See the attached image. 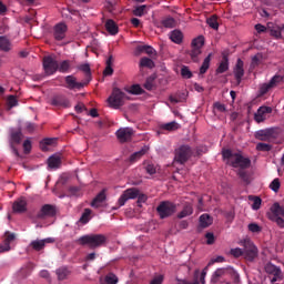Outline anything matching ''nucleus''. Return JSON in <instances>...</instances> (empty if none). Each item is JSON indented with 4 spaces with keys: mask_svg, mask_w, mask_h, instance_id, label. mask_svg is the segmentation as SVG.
<instances>
[{
    "mask_svg": "<svg viewBox=\"0 0 284 284\" xmlns=\"http://www.w3.org/2000/svg\"><path fill=\"white\" fill-rule=\"evenodd\" d=\"M222 156L226 162V165H231V168H240V170H247V168L252 165V160H250V158H245L240 153H234L230 149H223Z\"/></svg>",
    "mask_w": 284,
    "mask_h": 284,
    "instance_id": "f257e3e1",
    "label": "nucleus"
},
{
    "mask_svg": "<svg viewBox=\"0 0 284 284\" xmlns=\"http://www.w3.org/2000/svg\"><path fill=\"white\" fill-rule=\"evenodd\" d=\"M131 199H138L136 201L138 207H142L143 203L148 201V195L141 194L139 189H135V187L128 189L122 193V195L118 201L120 207H123V205H125V203H128V201H130Z\"/></svg>",
    "mask_w": 284,
    "mask_h": 284,
    "instance_id": "f03ea898",
    "label": "nucleus"
},
{
    "mask_svg": "<svg viewBox=\"0 0 284 284\" xmlns=\"http://www.w3.org/2000/svg\"><path fill=\"white\" fill-rule=\"evenodd\" d=\"M221 278H232L233 283H240L241 281V275L232 268V267H225V268H217L211 277V283H219Z\"/></svg>",
    "mask_w": 284,
    "mask_h": 284,
    "instance_id": "7ed1b4c3",
    "label": "nucleus"
},
{
    "mask_svg": "<svg viewBox=\"0 0 284 284\" xmlns=\"http://www.w3.org/2000/svg\"><path fill=\"white\" fill-rule=\"evenodd\" d=\"M108 242V237L103 234H89L79 239L80 245H88L91 250L97 247H103V244Z\"/></svg>",
    "mask_w": 284,
    "mask_h": 284,
    "instance_id": "20e7f679",
    "label": "nucleus"
},
{
    "mask_svg": "<svg viewBox=\"0 0 284 284\" xmlns=\"http://www.w3.org/2000/svg\"><path fill=\"white\" fill-rule=\"evenodd\" d=\"M193 154L194 151L192 150V146L182 144L174 150V162L180 165H185V163L192 159Z\"/></svg>",
    "mask_w": 284,
    "mask_h": 284,
    "instance_id": "39448f33",
    "label": "nucleus"
},
{
    "mask_svg": "<svg viewBox=\"0 0 284 284\" xmlns=\"http://www.w3.org/2000/svg\"><path fill=\"white\" fill-rule=\"evenodd\" d=\"M267 219L273 223H276V225L280 226L281 230H283L284 229V207L281 206L278 202H275L271 206V212L267 213Z\"/></svg>",
    "mask_w": 284,
    "mask_h": 284,
    "instance_id": "423d86ee",
    "label": "nucleus"
},
{
    "mask_svg": "<svg viewBox=\"0 0 284 284\" xmlns=\"http://www.w3.org/2000/svg\"><path fill=\"white\" fill-rule=\"evenodd\" d=\"M125 99H128L125 92L121 91L119 88H114L108 99L109 106L113 110H119V108L125 105Z\"/></svg>",
    "mask_w": 284,
    "mask_h": 284,
    "instance_id": "0eeeda50",
    "label": "nucleus"
},
{
    "mask_svg": "<svg viewBox=\"0 0 284 284\" xmlns=\"http://www.w3.org/2000/svg\"><path fill=\"white\" fill-rule=\"evenodd\" d=\"M156 212L160 219H170V216L176 213V204L171 201H162L158 205Z\"/></svg>",
    "mask_w": 284,
    "mask_h": 284,
    "instance_id": "6e6552de",
    "label": "nucleus"
},
{
    "mask_svg": "<svg viewBox=\"0 0 284 284\" xmlns=\"http://www.w3.org/2000/svg\"><path fill=\"white\" fill-rule=\"evenodd\" d=\"M278 136H281V129L278 128L264 129L255 133L257 141H276Z\"/></svg>",
    "mask_w": 284,
    "mask_h": 284,
    "instance_id": "1a4fd4ad",
    "label": "nucleus"
},
{
    "mask_svg": "<svg viewBox=\"0 0 284 284\" xmlns=\"http://www.w3.org/2000/svg\"><path fill=\"white\" fill-rule=\"evenodd\" d=\"M57 216V206L52 204H44L37 214L39 221H45V219H52Z\"/></svg>",
    "mask_w": 284,
    "mask_h": 284,
    "instance_id": "9d476101",
    "label": "nucleus"
},
{
    "mask_svg": "<svg viewBox=\"0 0 284 284\" xmlns=\"http://www.w3.org/2000/svg\"><path fill=\"white\" fill-rule=\"evenodd\" d=\"M256 256H258V248H256L254 243L245 242L244 243V258L252 263V261H254V258H256Z\"/></svg>",
    "mask_w": 284,
    "mask_h": 284,
    "instance_id": "9b49d317",
    "label": "nucleus"
},
{
    "mask_svg": "<svg viewBox=\"0 0 284 284\" xmlns=\"http://www.w3.org/2000/svg\"><path fill=\"white\" fill-rule=\"evenodd\" d=\"M43 68L47 72H59V61L52 55L43 58Z\"/></svg>",
    "mask_w": 284,
    "mask_h": 284,
    "instance_id": "f8f14e48",
    "label": "nucleus"
},
{
    "mask_svg": "<svg viewBox=\"0 0 284 284\" xmlns=\"http://www.w3.org/2000/svg\"><path fill=\"white\" fill-rule=\"evenodd\" d=\"M265 272L271 276H273L271 278L272 283H276V281H281V278L283 277V273L281 272V268L272 263L266 264Z\"/></svg>",
    "mask_w": 284,
    "mask_h": 284,
    "instance_id": "ddd939ff",
    "label": "nucleus"
},
{
    "mask_svg": "<svg viewBox=\"0 0 284 284\" xmlns=\"http://www.w3.org/2000/svg\"><path fill=\"white\" fill-rule=\"evenodd\" d=\"M12 212L14 214H23L28 212V200H26V197L16 200L12 204Z\"/></svg>",
    "mask_w": 284,
    "mask_h": 284,
    "instance_id": "4468645a",
    "label": "nucleus"
},
{
    "mask_svg": "<svg viewBox=\"0 0 284 284\" xmlns=\"http://www.w3.org/2000/svg\"><path fill=\"white\" fill-rule=\"evenodd\" d=\"M49 243H54V237H47L43 240H33L29 244V247H32L34 252H41V250H45V245Z\"/></svg>",
    "mask_w": 284,
    "mask_h": 284,
    "instance_id": "2eb2a0df",
    "label": "nucleus"
},
{
    "mask_svg": "<svg viewBox=\"0 0 284 284\" xmlns=\"http://www.w3.org/2000/svg\"><path fill=\"white\" fill-rule=\"evenodd\" d=\"M116 136L120 143H128V141L132 140V135L134 131L130 128H121L116 131Z\"/></svg>",
    "mask_w": 284,
    "mask_h": 284,
    "instance_id": "dca6fc26",
    "label": "nucleus"
},
{
    "mask_svg": "<svg viewBox=\"0 0 284 284\" xmlns=\"http://www.w3.org/2000/svg\"><path fill=\"white\" fill-rule=\"evenodd\" d=\"M65 32H68V26L63 22L55 24L53 28V37L57 41H63Z\"/></svg>",
    "mask_w": 284,
    "mask_h": 284,
    "instance_id": "f3484780",
    "label": "nucleus"
},
{
    "mask_svg": "<svg viewBox=\"0 0 284 284\" xmlns=\"http://www.w3.org/2000/svg\"><path fill=\"white\" fill-rule=\"evenodd\" d=\"M267 114H272V108L271 106H260L254 114V119L256 123H263L267 119Z\"/></svg>",
    "mask_w": 284,
    "mask_h": 284,
    "instance_id": "a211bd4d",
    "label": "nucleus"
},
{
    "mask_svg": "<svg viewBox=\"0 0 284 284\" xmlns=\"http://www.w3.org/2000/svg\"><path fill=\"white\" fill-rule=\"evenodd\" d=\"M88 83L78 82L77 78L72 75L65 77V88H68V90H81V88H83Z\"/></svg>",
    "mask_w": 284,
    "mask_h": 284,
    "instance_id": "6ab92c4d",
    "label": "nucleus"
},
{
    "mask_svg": "<svg viewBox=\"0 0 284 284\" xmlns=\"http://www.w3.org/2000/svg\"><path fill=\"white\" fill-rule=\"evenodd\" d=\"M51 105L54 108H70V100L64 95H54L51 99Z\"/></svg>",
    "mask_w": 284,
    "mask_h": 284,
    "instance_id": "aec40b11",
    "label": "nucleus"
},
{
    "mask_svg": "<svg viewBox=\"0 0 284 284\" xmlns=\"http://www.w3.org/2000/svg\"><path fill=\"white\" fill-rule=\"evenodd\" d=\"M21 139H23V133H21V131H14L11 133V150L16 156H19V150L14 146V143L16 145H19V143H21Z\"/></svg>",
    "mask_w": 284,
    "mask_h": 284,
    "instance_id": "412c9836",
    "label": "nucleus"
},
{
    "mask_svg": "<svg viewBox=\"0 0 284 284\" xmlns=\"http://www.w3.org/2000/svg\"><path fill=\"white\" fill-rule=\"evenodd\" d=\"M267 29L270 31L271 37H274V39H283L284 24L278 27V26H274L272 23H268Z\"/></svg>",
    "mask_w": 284,
    "mask_h": 284,
    "instance_id": "4be33fe9",
    "label": "nucleus"
},
{
    "mask_svg": "<svg viewBox=\"0 0 284 284\" xmlns=\"http://www.w3.org/2000/svg\"><path fill=\"white\" fill-rule=\"evenodd\" d=\"M148 54L149 57H156V50H154V48L150 47V45H138L135 48V54Z\"/></svg>",
    "mask_w": 284,
    "mask_h": 284,
    "instance_id": "5701e85b",
    "label": "nucleus"
},
{
    "mask_svg": "<svg viewBox=\"0 0 284 284\" xmlns=\"http://www.w3.org/2000/svg\"><path fill=\"white\" fill-rule=\"evenodd\" d=\"M52 145H57V138H45L40 142V150L48 152Z\"/></svg>",
    "mask_w": 284,
    "mask_h": 284,
    "instance_id": "b1692460",
    "label": "nucleus"
},
{
    "mask_svg": "<svg viewBox=\"0 0 284 284\" xmlns=\"http://www.w3.org/2000/svg\"><path fill=\"white\" fill-rule=\"evenodd\" d=\"M143 88L149 92L156 90V73H153L151 77L146 78Z\"/></svg>",
    "mask_w": 284,
    "mask_h": 284,
    "instance_id": "393cba45",
    "label": "nucleus"
},
{
    "mask_svg": "<svg viewBox=\"0 0 284 284\" xmlns=\"http://www.w3.org/2000/svg\"><path fill=\"white\" fill-rule=\"evenodd\" d=\"M106 195H105V190H102L91 202V207L99 209L105 201Z\"/></svg>",
    "mask_w": 284,
    "mask_h": 284,
    "instance_id": "a878e982",
    "label": "nucleus"
},
{
    "mask_svg": "<svg viewBox=\"0 0 284 284\" xmlns=\"http://www.w3.org/2000/svg\"><path fill=\"white\" fill-rule=\"evenodd\" d=\"M124 90L129 94H133L135 97H139L141 94H145V90H143V88H141L140 84H132L130 87H125Z\"/></svg>",
    "mask_w": 284,
    "mask_h": 284,
    "instance_id": "bb28decb",
    "label": "nucleus"
},
{
    "mask_svg": "<svg viewBox=\"0 0 284 284\" xmlns=\"http://www.w3.org/2000/svg\"><path fill=\"white\" fill-rule=\"evenodd\" d=\"M105 30L109 32V34H119V27L116 26V22H114V20H106Z\"/></svg>",
    "mask_w": 284,
    "mask_h": 284,
    "instance_id": "cd10ccee",
    "label": "nucleus"
},
{
    "mask_svg": "<svg viewBox=\"0 0 284 284\" xmlns=\"http://www.w3.org/2000/svg\"><path fill=\"white\" fill-rule=\"evenodd\" d=\"M48 165L51 170H57L61 166V158L58 155H52L48 159Z\"/></svg>",
    "mask_w": 284,
    "mask_h": 284,
    "instance_id": "c85d7f7f",
    "label": "nucleus"
},
{
    "mask_svg": "<svg viewBox=\"0 0 284 284\" xmlns=\"http://www.w3.org/2000/svg\"><path fill=\"white\" fill-rule=\"evenodd\" d=\"M194 209L191 204L184 205L183 210L178 214V219H185L186 216H192Z\"/></svg>",
    "mask_w": 284,
    "mask_h": 284,
    "instance_id": "c756f323",
    "label": "nucleus"
},
{
    "mask_svg": "<svg viewBox=\"0 0 284 284\" xmlns=\"http://www.w3.org/2000/svg\"><path fill=\"white\" fill-rule=\"evenodd\" d=\"M170 39L171 41H173V43H182L183 42V32H181L180 30H173L170 33Z\"/></svg>",
    "mask_w": 284,
    "mask_h": 284,
    "instance_id": "7c9ffc66",
    "label": "nucleus"
},
{
    "mask_svg": "<svg viewBox=\"0 0 284 284\" xmlns=\"http://www.w3.org/2000/svg\"><path fill=\"white\" fill-rule=\"evenodd\" d=\"M263 61V53H256L251 58V70H254V68H258L261 65V62Z\"/></svg>",
    "mask_w": 284,
    "mask_h": 284,
    "instance_id": "2f4dec72",
    "label": "nucleus"
},
{
    "mask_svg": "<svg viewBox=\"0 0 284 284\" xmlns=\"http://www.w3.org/2000/svg\"><path fill=\"white\" fill-rule=\"evenodd\" d=\"M55 274L58 276V281H65V278L70 276V271L68 270V267L62 266L55 271Z\"/></svg>",
    "mask_w": 284,
    "mask_h": 284,
    "instance_id": "473e14b6",
    "label": "nucleus"
},
{
    "mask_svg": "<svg viewBox=\"0 0 284 284\" xmlns=\"http://www.w3.org/2000/svg\"><path fill=\"white\" fill-rule=\"evenodd\" d=\"M12 44L10 40L6 37H0V50H2V52H10Z\"/></svg>",
    "mask_w": 284,
    "mask_h": 284,
    "instance_id": "72a5a7b5",
    "label": "nucleus"
},
{
    "mask_svg": "<svg viewBox=\"0 0 284 284\" xmlns=\"http://www.w3.org/2000/svg\"><path fill=\"white\" fill-rule=\"evenodd\" d=\"M146 152H148V148H143L142 150L131 154V156H130L131 163H136V161H139V159L144 156L146 154Z\"/></svg>",
    "mask_w": 284,
    "mask_h": 284,
    "instance_id": "f704fd0d",
    "label": "nucleus"
},
{
    "mask_svg": "<svg viewBox=\"0 0 284 284\" xmlns=\"http://www.w3.org/2000/svg\"><path fill=\"white\" fill-rule=\"evenodd\" d=\"M160 130H166V132H174V130H179V123L173 121V122L162 124L160 126Z\"/></svg>",
    "mask_w": 284,
    "mask_h": 284,
    "instance_id": "c9c22d12",
    "label": "nucleus"
},
{
    "mask_svg": "<svg viewBox=\"0 0 284 284\" xmlns=\"http://www.w3.org/2000/svg\"><path fill=\"white\" fill-rule=\"evenodd\" d=\"M273 89L274 87H272L270 82L263 83L260 85L257 97H265V94H267V92H270V90H273Z\"/></svg>",
    "mask_w": 284,
    "mask_h": 284,
    "instance_id": "e433bc0d",
    "label": "nucleus"
},
{
    "mask_svg": "<svg viewBox=\"0 0 284 284\" xmlns=\"http://www.w3.org/2000/svg\"><path fill=\"white\" fill-rule=\"evenodd\" d=\"M211 224H212V216H210L207 214H202L200 216V225H201V227H210Z\"/></svg>",
    "mask_w": 284,
    "mask_h": 284,
    "instance_id": "4c0bfd02",
    "label": "nucleus"
},
{
    "mask_svg": "<svg viewBox=\"0 0 284 284\" xmlns=\"http://www.w3.org/2000/svg\"><path fill=\"white\" fill-rule=\"evenodd\" d=\"M17 239V235H14V233H10V232H6L4 233V245H6V250H10V243H12V241H14Z\"/></svg>",
    "mask_w": 284,
    "mask_h": 284,
    "instance_id": "58836bf2",
    "label": "nucleus"
},
{
    "mask_svg": "<svg viewBox=\"0 0 284 284\" xmlns=\"http://www.w3.org/2000/svg\"><path fill=\"white\" fill-rule=\"evenodd\" d=\"M191 45L192 48H197L201 50V48L205 45V38L203 36H199L197 38L193 39Z\"/></svg>",
    "mask_w": 284,
    "mask_h": 284,
    "instance_id": "ea45409f",
    "label": "nucleus"
},
{
    "mask_svg": "<svg viewBox=\"0 0 284 284\" xmlns=\"http://www.w3.org/2000/svg\"><path fill=\"white\" fill-rule=\"evenodd\" d=\"M272 88H276L277 85H281V83H284V77L280 74H275L268 82Z\"/></svg>",
    "mask_w": 284,
    "mask_h": 284,
    "instance_id": "a19ab883",
    "label": "nucleus"
},
{
    "mask_svg": "<svg viewBox=\"0 0 284 284\" xmlns=\"http://www.w3.org/2000/svg\"><path fill=\"white\" fill-rule=\"evenodd\" d=\"M118 283H119V277H116V275H114L113 273H109L108 275H105L104 282H102L101 284H118Z\"/></svg>",
    "mask_w": 284,
    "mask_h": 284,
    "instance_id": "79ce46f5",
    "label": "nucleus"
},
{
    "mask_svg": "<svg viewBox=\"0 0 284 284\" xmlns=\"http://www.w3.org/2000/svg\"><path fill=\"white\" fill-rule=\"evenodd\" d=\"M140 68H149V70H152V68H154V61L150 58H142L140 60Z\"/></svg>",
    "mask_w": 284,
    "mask_h": 284,
    "instance_id": "37998d69",
    "label": "nucleus"
},
{
    "mask_svg": "<svg viewBox=\"0 0 284 284\" xmlns=\"http://www.w3.org/2000/svg\"><path fill=\"white\" fill-rule=\"evenodd\" d=\"M92 214V210L85 209L80 217V223L85 225V223H90V215Z\"/></svg>",
    "mask_w": 284,
    "mask_h": 284,
    "instance_id": "c03bdc74",
    "label": "nucleus"
},
{
    "mask_svg": "<svg viewBox=\"0 0 284 284\" xmlns=\"http://www.w3.org/2000/svg\"><path fill=\"white\" fill-rule=\"evenodd\" d=\"M71 62L70 60H63L62 62H58V71L59 72H68L70 70Z\"/></svg>",
    "mask_w": 284,
    "mask_h": 284,
    "instance_id": "a18cd8bd",
    "label": "nucleus"
},
{
    "mask_svg": "<svg viewBox=\"0 0 284 284\" xmlns=\"http://www.w3.org/2000/svg\"><path fill=\"white\" fill-rule=\"evenodd\" d=\"M210 61H212V53H210L203 61L200 72H207L210 70Z\"/></svg>",
    "mask_w": 284,
    "mask_h": 284,
    "instance_id": "49530a36",
    "label": "nucleus"
},
{
    "mask_svg": "<svg viewBox=\"0 0 284 284\" xmlns=\"http://www.w3.org/2000/svg\"><path fill=\"white\" fill-rule=\"evenodd\" d=\"M248 200L253 201V204H252L253 210H261V203H262L261 197L251 195L248 196Z\"/></svg>",
    "mask_w": 284,
    "mask_h": 284,
    "instance_id": "de8ad7c7",
    "label": "nucleus"
},
{
    "mask_svg": "<svg viewBox=\"0 0 284 284\" xmlns=\"http://www.w3.org/2000/svg\"><path fill=\"white\" fill-rule=\"evenodd\" d=\"M207 26H210V28H212L213 30H219V20L216 18V16H212L211 18H209L206 20Z\"/></svg>",
    "mask_w": 284,
    "mask_h": 284,
    "instance_id": "09e8293b",
    "label": "nucleus"
},
{
    "mask_svg": "<svg viewBox=\"0 0 284 284\" xmlns=\"http://www.w3.org/2000/svg\"><path fill=\"white\" fill-rule=\"evenodd\" d=\"M257 152H271L272 144L260 142L256 144Z\"/></svg>",
    "mask_w": 284,
    "mask_h": 284,
    "instance_id": "8fccbe9b",
    "label": "nucleus"
},
{
    "mask_svg": "<svg viewBox=\"0 0 284 284\" xmlns=\"http://www.w3.org/2000/svg\"><path fill=\"white\" fill-rule=\"evenodd\" d=\"M7 105L9 110H12V108H17V105H19V101L17 100V97L9 95L7 99Z\"/></svg>",
    "mask_w": 284,
    "mask_h": 284,
    "instance_id": "3c124183",
    "label": "nucleus"
},
{
    "mask_svg": "<svg viewBox=\"0 0 284 284\" xmlns=\"http://www.w3.org/2000/svg\"><path fill=\"white\" fill-rule=\"evenodd\" d=\"M199 274H201V271L200 270H195V272H194L195 281L194 282H189L186 280H178L176 284H200L199 283Z\"/></svg>",
    "mask_w": 284,
    "mask_h": 284,
    "instance_id": "603ef678",
    "label": "nucleus"
},
{
    "mask_svg": "<svg viewBox=\"0 0 284 284\" xmlns=\"http://www.w3.org/2000/svg\"><path fill=\"white\" fill-rule=\"evenodd\" d=\"M145 10H148V6L145 4L139 6L133 10V14L134 17H143V14H145L146 12Z\"/></svg>",
    "mask_w": 284,
    "mask_h": 284,
    "instance_id": "864d4df0",
    "label": "nucleus"
},
{
    "mask_svg": "<svg viewBox=\"0 0 284 284\" xmlns=\"http://www.w3.org/2000/svg\"><path fill=\"white\" fill-rule=\"evenodd\" d=\"M162 26L164 28H174L176 26V20H174V18H165L162 20Z\"/></svg>",
    "mask_w": 284,
    "mask_h": 284,
    "instance_id": "5fc2aeb1",
    "label": "nucleus"
},
{
    "mask_svg": "<svg viewBox=\"0 0 284 284\" xmlns=\"http://www.w3.org/2000/svg\"><path fill=\"white\" fill-rule=\"evenodd\" d=\"M270 190H272L273 192H278V190H281V180L278 178H275L271 182Z\"/></svg>",
    "mask_w": 284,
    "mask_h": 284,
    "instance_id": "6e6d98bb",
    "label": "nucleus"
},
{
    "mask_svg": "<svg viewBox=\"0 0 284 284\" xmlns=\"http://www.w3.org/2000/svg\"><path fill=\"white\" fill-rule=\"evenodd\" d=\"M230 69V63L227 62V58L224 57L223 61L220 63L217 68V72H227Z\"/></svg>",
    "mask_w": 284,
    "mask_h": 284,
    "instance_id": "4d7b16f0",
    "label": "nucleus"
},
{
    "mask_svg": "<svg viewBox=\"0 0 284 284\" xmlns=\"http://www.w3.org/2000/svg\"><path fill=\"white\" fill-rule=\"evenodd\" d=\"M262 230L263 229L257 223L248 224V232H252L253 234H260V232H262Z\"/></svg>",
    "mask_w": 284,
    "mask_h": 284,
    "instance_id": "13d9d810",
    "label": "nucleus"
},
{
    "mask_svg": "<svg viewBox=\"0 0 284 284\" xmlns=\"http://www.w3.org/2000/svg\"><path fill=\"white\" fill-rule=\"evenodd\" d=\"M237 175L240 176V179H242V181H244V183H250V176L247 175L245 169H240L237 171Z\"/></svg>",
    "mask_w": 284,
    "mask_h": 284,
    "instance_id": "bf43d9fd",
    "label": "nucleus"
},
{
    "mask_svg": "<svg viewBox=\"0 0 284 284\" xmlns=\"http://www.w3.org/2000/svg\"><path fill=\"white\" fill-rule=\"evenodd\" d=\"M230 254L234 256V258H239L240 256H244V250H241L239 247L232 248Z\"/></svg>",
    "mask_w": 284,
    "mask_h": 284,
    "instance_id": "052dcab7",
    "label": "nucleus"
},
{
    "mask_svg": "<svg viewBox=\"0 0 284 284\" xmlns=\"http://www.w3.org/2000/svg\"><path fill=\"white\" fill-rule=\"evenodd\" d=\"M199 54H201V49H197V48L192 47V50H191V59H192L193 61H199Z\"/></svg>",
    "mask_w": 284,
    "mask_h": 284,
    "instance_id": "680f3d73",
    "label": "nucleus"
},
{
    "mask_svg": "<svg viewBox=\"0 0 284 284\" xmlns=\"http://www.w3.org/2000/svg\"><path fill=\"white\" fill-rule=\"evenodd\" d=\"M145 172L151 176L156 172V166L152 163L145 165Z\"/></svg>",
    "mask_w": 284,
    "mask_h": 284,
    "instance_id": "e2e57ef3",
    "label": "nucleus"
},
{
    "mask_svg": "<svg viewBox=\"0 0 284 284\" xmlns=\"http://www.w3.org/2000/svg\"><path fill=\"white\" fill-rule=\"evenodd\" d=\"M214 110H217V112H227V109L225 108V104L221 102H215L213 104Z\"/></svg>",
    "mask_w": 284,
    "mask_h": 284,
    "instance_id": "0e129e2a",
    "label": "nucleus"
},
{
    "mask_svg": "<svg viewBox=\"0 0 284 284\" xmlns=\"http://www.w3.org/2000/svg\"><path fill=\"white\" fill-rule=\"evenodd\" d=\"M224 262H225V257L219 255V256L212 258V260L209 262V265H214V263H224Z\"/></svg>",
    "mask_w": 284,
    "mask_h": 284,
    "instance_id": "69168bd1",
    "label": "nucleus"
},
{
    "mask_svg": "<svg viewBox=\"0 0 284 284\" xmlns=\"http://www.w3.org/2000/svg\"><path fill=\"white\" fill-rule=\"evenodd\" d=\"M164 276L163 275H156L150 284H163L164 281Z\"/></svg>",
    "mask_w": 284,
    "mask_h": 284,
    "instance_id": "338daca9",
    "label": "nucleus"
},
{
    "mask_svg": "<svg viewBox=\"0 0 284 284\" xmlns=\"http://www.w3.org/2000/svg\"><path fill=\"white\" fill-rule=\"evenodd\" d=\"M78 70H80V72H90V63H83V64H80L78 67Z\"/></svg>",
    "mask_w": 284,
    "mask_h": 284,
    "instance_id": "774afa93",
    "label": "nucleus"
}]
</instances>
